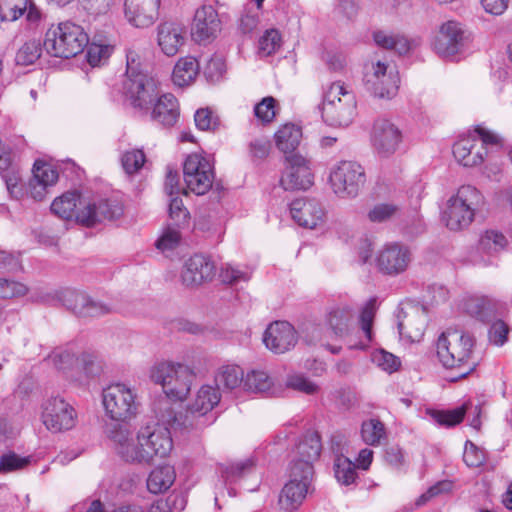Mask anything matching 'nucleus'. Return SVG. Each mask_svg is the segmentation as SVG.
Here are the masks:
<instances>
[{"label": "nucleus", "instance_id": "obj_1", "mask_svg": "<svg viewBox=\"0 0 512 512\" xmlns=\"http://www.w3.org/2000/svg\"><path fill=\"white\" fill-rule=\"evenodd\" d=\"M157 405L156 414L163 424L151 422L141 426L135 437L127 424L114 425L108 431L116 453L125 462L150 465L156 458H164L172 451L171 433L164 424L176 426L181 423L167 399Z\"/></svg>", "mask_w": 512, "mask_h": 512}, {"label": "nucleus", "instance_id": "obj_2", "mask_svg": "<svg viewBox=\"0 0 512 512\" xmlns=\"http://www.w3.org/2000/svg\"><path fill=\"white\" fill-rule=\"evenodd\" d=\"M474 344L470 335L457 330H448L438 337L437 358L445 369L456 374L451 382L467 377L476 369L478 361L474 356Z\"/></svg>", "mask_w": 512, "mask_h": 512}, {"label": "nucleus", "instance_id": "obj_3", "mask_svg": "<svg viewBox=\"0 0 512 512\" xmlns=\"http://www.w3.org/2000/svg\"><path fill=\"white\" fill-rule=\"evenodd\" d=\"M356 109L353 90L341 81L333 82L328 87L320 107L323 121L332 127L350 125L356 115Z\"/></svg>", "mask_w": 512, "mask_h": 512}, {"label": "nucleus", "instance_id": "obj_4", "mask_svg": "<svg viewBox=\"0 0 512 512\" xmlns=\"http://www.w3.org/2000/svg\"><path fill=\"white\" fill-rule=\"evenodd\" d=\"M483 205L484 197L480 190L472 185H462L447 201L443 220L450 230H462L473 222L475 213Z\"/></svg>", "mask_w": 512, "mask_h": 512}, {"label": "nucleus", "instance_id": "obj_5", "mask_svg": "<svg viewBox=\"0 0 512 512\" xmlns=\"http://www.w3.org/2000/svg\"><path fill=\"white\" fill-rule=\"evenodd\" d=\"M88 42V36L81 26L66 21L47 31L43 46L53 57L71 58L83 52Z\"/></svg>", "mask_w": 512, "mask_h": 512}, {"label": "nucleus", "instance_id": "obj_6", "mask_svg": "<svg viewBox=\"0 0 512 512\" xmlns=\"http://www.w3.org/2000/svg\"><path fill=\"white\" fill-rule=\"evenodd\" d=\"M150 378L161 385L168 399L183 401L191 390L195 374L186 365L160 362L151 368Z\"/></svg>", "mask_w": 512, "mask_h": 512}, {"label": "nucleus", "instance_id": "obj_7", "mask_svg": "<svg viewBox=\"0 0 512 512\" xmlns=\"http://www.w3.org/2000/svg\"><path fill=\"white\" fill-rule=\"evenodd\" d=\"M137 54L127 53L126 78L123 81V93L133 108L147 110L157 96V82L146 73L139 70Z\"/></svg>", "mask_w": 512, "mask_h": 512}, {"label": "nucleus", "instance_id": "obj_8", "mask_svg": "<svg viewBox=\"0 0 512 512\" xmlns=\"http://www.w3.org/2000/svg\"><path fill=\"white\" fill-rule=\"evenodd\" d=\"M102 402L106 415L114 420L123 422L135 417L138 403L135 392L123 383L109 385L102 392Z\"/></svg>", "mask_w": 512, "mask_h": 512}, {"label": "nucleus", "instance_id": "obj_9", "mask_svg": "<svg viewBox=\"0 0 512 512\" xmlns=\"http://www.w3.org/2000/svg\"><path fill=\"white\" fill-rule=\"evenodd\" d=\"M303 465L304 469L290 467V480L281 490L279 505L285 512L297 510L307 495L314 491V468Z\"/></svg>", "mask_w": 512, "mask_h": 512}, {"label": "nucleus", "instance_id": "obj_10", "mask_svg": "<svg viewBox=\"0 0 512 512\" xmlns=\"http://www.w3.org/2000/svg\"><path fill=\"white\" fill-rule=\"evenodd\" d=\"M329 181L336 195L354 198L366 182L365 170L355 161H340L331 169Z\"/></svg>", "mask_w": 512, "mask_h": 512}, {"label": "nucleus", "instance_id": "obj_11", "mask_svg": "<svg viewBox=\"0 0 512 512\" xmlns=\"http://www.w3.org/2000/svg\"><path fill=\"white\" fill-rule=\"evenodd\" d=\"M469 41L470 34L462 24L449 20L440 26L433 49L440 57L448 59L463 53Z\"/></svg>", "mask_w": 512, "mask_h": 512}, {"label": "nucleus", "instance_id": "obj_12", "mask_svg": "<svg viewBox=\"0 0 512 512\" xmlns=\"http://www.w3.org/2000/svg\"><path fill=\"white\" fill-rule=\"evenodd\" d=\"M183 175L187 189L196 195H204L208 192L215 177L209 160L196 153L186 158L183 164Z\"/></svg>", "mask_w": 512, "mask_h": 512}, {"label": "nucleus", "instance_id": "obj_13", "mask_svg": "<svg viewBox=\"0 0 512 512\" xmlns=\"http://www.w3.org/2000/svg\"><path fill=\"white\" fill-rule=\"evenodd\" d=\"M77 421V414L73 406L63 398L52 397L43 404L42 422L45 427L58 433L72 429Z\"/></svg>", "mask_w": 512, "mask_h": 512}, {"label": "nucleus", "instance_id": "obj_14", "mask_svg": "<svg viewBox=\"0 0 512 512\" xmlns=\"http://www.w3.org/2000/svg\"><path fill=\"white\" fill-rule=\"evenodd\" d=\"M398 72L378 61L373 65V71L365 76V88L374 97L391 99L395 97L399 89Z\"/></svg>", "mask_w": 512, "mask_h": 512}, {"label": "nucleus", "instance_id": "obj_15", "mask_svg": "<svg viewBox=\"0 0 512 512\" xmlns=\"http://www.w3.org/2000/svg\"><path fill=\"white\" fill-rule=\"evenodd\" d=\"M286 166L280 184L285 190H306L313 185V174L308 161L299 154L285 158Z\"/></svg>", "mask_w": 512, "mask_h": 512}, {"label": "nucleus", "instance_id": "obj_16", "mask_svg": "<svg viewBox=\"0 0 512 512\" xmlns=\"http://www.w3.org/2000/svg\"><path fill=\"white\" fill-rule=\"evenodd\" d=\"M411 260L410 249L397 242L386 244L376 257L379 270L390 276H396L406 271Z\"/></svg>", "mask_w": 512, "mask_h": 512}, {"label": "nucleus", "instance_id": "obj_17", "mask_svg": "<svg viewBox=\"0 0 512 512\" xmlns=\"http://www.w3.org/2000/svg\"><path fill=\"white\" fill-rule=\"evenodd\" d=\"M123 214L122 204L115 199H101L85 204L77 213L78 222L86 226H94L98 222L118 219Z\"/></svg>", "mask_w": 512, "mask_h": 512}, {"label": "nucleus", "instance_id": "obj_18", "mask_svg": "<svg viewBox=\"0 0 512 512\" xmlns=\"http://www.w3.org/2000/svg\"><path fill=\"white\" fill-rule=\"evenodd\" d=\"M64 305L80 317H98L112 312V306L96 300L84 292L67 291L63 295Z\"/></svg>", "mask_w": 512, "mask_h": 512}, {"label": "nucleus", "instance_id": "obj_19", "mask_svg": "<svg viewBox=\"0 0 512 512\" xmlns=\"http://www.w3.org/2000/svg\"><path fill=\"white\" fill-rule=\"evenodd\" d=\"M215 275V265L211 259L202 254H194L185 261L181 271V282L186 287H197L212 280Z\"/></svg>", "mask_w": 512, "mask_h": 512}, {"label": "nucleus", "instance_id": "obj_20", "mask_svg": "<svg viewBox=\"0 0 512 512\" xmlns=\"http://www.w3.org/2000/svg\"><path fill=\"white\" fill-rule=\"evenodd\" d=\"M290 213L295 222L304 228L314 229L324 220L325 212L315 199L299 198L290 204Z\"/></svg>", "mask_w": 512, "mask_h": 512}, {"label": "nucleus", "instance_id": "obj_21", "mask_svg": "<svg viewBox=\"0 0 512 512\" xmlns=\"http://www.w3.org/2000/svg\"><path fill=\"white\" fill-rule=\"evenodd\" d=\"M221 31L218 12L211 5H203L196 10L192 26V37L198 41L215 38Z\"/></svg>", "mask_w": 512, "mask_h": 512}, {"label": "nucleus", "instance_id": "obj_22", "mask_svg": "<svg viewBox=\"0 0 512 512\" xmlns=\"http://www.w3.org/2000/svg\"><path fill=\"white\" fill-rule=\"evenodd\" d=\"M263 342L266 347L275 353H284L296 343L294 327L286 321H276L266 329Z\"/></svg>", "mask_w": 512, "mask_h": 512}, {"label": "nucleus", "instance_id": "obj_23", "mask_svg": "<svg viewBox=\"0 0 512 512\" xmlns=\"http://www.w3.org/2000/svg\"><path fill=\"white\" fill-rule=\"evenodd\" d=\"M160 0H125V16L135 27L151 26L158 17Z\"/></svg>", "mask_w": 512, "mask_h": 512}, {"label": "nucleus", "instance_id": "obj_24", "mask_svg": "<svg viewBox=\"0 0 512 512\" xmlns=\"http://www.w3.org/2000/svg\"><path fill=\"white\" fill-rule=\"evenodd\" d=\"M453 155L464 167H476L484 162L487 151L479 146L478 139L472 134L459 138L453 145Z\"/></svg>", "mask_w": 512, "mask_h": 512}, {"label": "nucleus", "instance_id": "obj_25", "mask_svg": "<svg viewBox=\"0 0 512 512\" xmlns=\"http://www.w3.org/2000/svg\"><path fill=\"white\" fill-rule=\"evenodd\" d=\"M152 106L151 118L154 121L164 126H172L177 122L179 111L178 102L174 95L166 93L159 96V91L157 90V96L149 104L147 110L137 109L142 113H148Z\"/></svg>", "mask_w": 512, "mask_h": 512}, {"label": "nucleus", "instance_id": "obj_26", "mask_svg": "<svg viewBox=\"0 0 512 512\" xmlns=\"http://www.w3.org/2000/svg\"><path fill=\"white\" fill-rule=\"evenodd\" d=\"M401 138L400 130L389 120L382 119L375 123L373 143L378 153L384 156L394 153Z\"/></svg>", "mask_w": 512, "mask_h": 512}, {"label": "nucleus", "instance_id": "obj_27", "mask_svg": "<svg viewBox=\"0 0 512 512\" xmlns=\"http://www.w3.org/2000/svg\"><path fill=\"white\" fill-rule=\"evenodd\" d=\"M158 45L167 56H174L185 41V30L175 22H164L158 26Z\"/></svg>", "mask_w": 512, "mask_h": 512}, {"label": "nucleus", "instance_id": "obj_28", "mask_svg": "<svg viewBox=\"0 0 512 512\" xmlns=\"http://www.w3.org/2000/svg\"><path fill=\"white\" fill-rule=\"evenodd\" d=\"M26 13V19L36 22L41 14L31 0H0V20L13 22Z\"/></svg>", "mask_w": 512, "mask_h": 512}, {"label": "nucleus", "instance_id": "obj_29", "mask_svg": "<svg viewBox=\"0 0 512 512\" xmlns=\"http://www.w3.org/2000/svg\"><path fill=\"white\" fill-rule=\"evenodd\" d=\"M321 450L322 445L319 434L314 431L307 432L297 445V458L292 461L291 467L304 469L303 464H307L314 468L313 462L319 458Z\"/></svg>", "mask_w": 512, "mask_h": 512}, {"label": "nucleus", "instance_id": "obj_30", "mask_svg": "<svg viewBox=\"0 0 512 512\" xmlns=\"http://www.w3.org/2000/svg\"><path fill=\"white\" fill-rule=\"evenodd\" d=\"M103 363L94 352H82L78 355L76 372L70 373V381L80 385L86 384L101 374Z\"/></svg>", "mask_w": 512, "mask_h": 512}, {"label": "nucleus", "instance_id": "obj_31", "mask_svg": "<svg viewBox=\"0 0 512 512\" xmlns=\"http://www.w3.org/2000/svg\"><path fill=\"white\" fill-rule=\"evenodd\" d=\"M353 311L348 305L332 307L326 315L327 332L336 339H342L348 335Z\"/></svg>", "mask_w": 512, "mask_h": 512}, {"label": "nucleus", "instance_id": "obj_32", "mask_svg": "<svg viewBox=\"0 0 512 512\" xmlns=\"http://www.w3.org/2000/svg\"><path fill=\"white\" fill-rule=\"evenodd\" d=\"M463 309L468 315L483 323L493 321L496 316V302L488 297H468L464 300Z\"/></svg>", "mask_w": 512, "mask_h": 512}, {"label": "nucleus", "instance_id": "obj_33", "mask_svg": "<svg viewBox=\"0 0 512 512\" xmlns=\"http://www.w3.org/2000/svg\"><path fill=\"white\" fill-rule=\"evenodd\" d=\"M244 371L236 364H224L220 366L214 375L216 389L218 391H232L241 385L244 386Z\"/></svg>", "mask_w": 512, "mask_h": 512}, {"label": "nucleus", "instance_id": "obj_34", "mask_svg": "<svg viewBox=\"0 0 512 512\" xmlns=\"http://www.w3.org/2000/svg\"><path fill=\"white\" fill-rule=\"evenodd\" d=\"M218 389L211 385H203L197 392L196 398L189 405L192 415L204 416L210 412L220 401Z\"/></svg>", "mask_w": 512, "mask_h": 512}, {"label": "nucleus", "instance_id": "obj_35", "mask_svg": "<svg viewBox=\"0 0 512 512\" xmlns=\"http://www.w3.org/2000/svg\"><path fill=\"white\" fill-rule=\"evenodd\" d=\"M176 478L174 467L163 465L151 471L147 479V488L151 493L158 494L168 490Z\"/></svg>", "mask_w": 512, "mask_h": 512}, {"label": "nucleus", "instance_id": "obj_36", "mask_svg": "<svg viewBox=\"0 0 512 512\" xmlns=\"http://www.w3.org/2000/svg\"><path fill=\"white\" fill-rule=\"evenodd\" d=\"M199 73L198 61L192 56L180 58L176 63L172 79L173 82L180 86H187L191 84Z\"/></svg>", "mask_w": 512, "mask_h": 512}, {"label": "nucleus", "instance_id": "obj_37", "mask_svg": "<svg viewBox=\"0 0 512 512\" xmlns=\"http://www.w3.org/2000/svg\"><path fill=\"white\" fill-rule=\"evenodd\" d=\"M302 138L301 128L294 124H286L275 133V142L279 150L285 154H293Z\"/></svg>", "mask_w": 512, "mask_h": 512}, {"label": "nucleus", "instance_id": "obj_38", "mask_svg": "<svg viewBox=\"0 0 512 512\" xmlns=\"http://www.w3.org/2000/svg\"><path fill=\"white\" fill-rule=\"evenodd\" d=\"M78 203L82 204L80 194L76 191L67 192L52 202L51 211L60 218L71 219L81 210L76 211Z\"/></svg>", "mask_w": 512, "mask_h": 512}, {"label": "nucleus", "instance_id": "obj_39", "mask_svg": "<svg viewBox=\"0 0 512 512\" xmlns=\"http://www.w3.org/2000/svg\"><path fill=\"white\" fill-rule=\"evenodd\" d=\"M373 38L378 46L387 50H394L399 55L406 54L411 49V42L403 35L377 31Z\"/></svg>", "mask_w": 512, "mask_h": 512}, {"label": "nucleus", "instance_id": "obj_40", "mask_svg": "<svg viewBox=\"0 0 512 512\" xmlns=\"http://www.w3.org/2000/svg\"><path fill=\"white\" fill-rule=\"evenodd\" d=\"M47 360L64 376L70 380V373L76 372L78 356L69 350H55L47 358Z\"/></svg>", "mask_w": 512, "mask_h": 512}, {"label": "nucleus", "instance_id": "obj_41", "mask_svg": "<svg viewBox=\"0 0 512 512\" xmlns=\"http://www.w3.org/2000/svg\"><path fill=\"white\" fill-rule=\"evenodd\" d=\"M361 437L368 445H380L387 437L386 428L380 420L369 419L362 423Z\"/></svg>", "mask_w": 512, "mask_h": 512}, {"label": "nucleus", "instance_id": "obj_42", "mask_svg": "<svg viewBox=\"0 0 512 512\" xmlns=\"http://www.w3.org/2000/svg\"><path fill=\"white\" fill-rule=\"evenodd\" d=\"M508 240L505 235L498 230H486L480 237L479 248L488 253L495 254L506 249Z\"/></svg>", "mask_w": 512, "mask_h": 512}, {"label": "nucleus", "instance_id": "obj_43", "mask_svg": "<svg viewBox=\"0 0 512 512\" xmlns=\"http://www.w3.org/2000/svg\"><path fill=\"white\" fill-rule=\"evenodd\" d=\"M272 379L261 370H252L244 379V390L252 393H265L272 387Z\"/></svg>", "mask_w": 512, "mask_h": 512}, {"label": "nucleus", "instance_id": "obj_44", "mask_svg": "<svg viewBox=\"0 0 512 512\" xmlns=\"http://www.w3.org/2000/svg\"><path fill=\"white\" fill-rule=\"evenodd\" d=\"M334 472L337 481L343 485L354 483L357 476L355 464L344 456H338L335 459Z\"/></svg>", "mask_w": 512, "mask_h": 512}, {"label": "nucleus", "instance_id": "obj_45", "mask_svg": "<svg viewBox=\"0 0 512 512\" xmlns=\"http://www.w3.org/2000/svg\"><path fill=\"white\" fill-rule=\"evenodd\" d=\"M474 133L479 137V146L484 147L487 151V156L490 153L499 151L503 147V138L497 133L481 126L477 125L474 129Z\"/></svg>", "mask_w": 512, "mask_h": 512}, {"label": "nucleus", "instance_id": "obj_46", "mask_svg": "<svg viewBox=\"0 0 512 512\" xmlns=\"http://www.w3.org/2000/svg\"><path fill=\"white\" fill-rule=\"evenodd\" d=\"M253 466V460L246 459L226 466L221 465L219 471L221 477L224 479V482L227 485L228 483L235 482L241 476L249 473Z\"/></svg>", "mask_w": 512, "mask_h": 512}, {"label": "nucleus", "instance_id": "obj_47", "mask_svg": "<svg viewBox=\"0 0 512 512\" xmlns=\"http://www.w3.org/2000/svg\"><path fill=\"white\" fill-rule=\"evenodd\" d=\"M41 51L42 48L39 41L29 40L19 48L15 61L17 65H31L41 56Z\"/></svg>", "mask_w": 512, "mask_h": 512}, {"label": "nucleus", "instance_id": "obj_48", "mask_svg": "<svg viewBox=\"0 0 512 512\" xmlns=\"http://www.w3.org/2000/svg\"><path fill=\"white\" fill-rule=\"evenodd\" d=\"M146 156L140 149L125 151L121 156V164L129 175L137 173L144 165Z\"/></svg>", "mask_w": 512, "mask_h": 512}, {"label": "nucleus", "instance_id": "obj_49", "mask_svg": "<svg viewBox=\"0 0 512 512\" xmlns=\"http://www.w3.org/2000/svg\"><path fill=\"white\" fill-rule=\"evenodd\" d=\"M195 125L202 131H216L220 126V119L209 108H200L194 115Z\"/></svg>", "mask_w": 512, "mask_h": 512}, {"label": "nucleus", "instance_id": "obj_50", "mask_svg": "<svg viewBox=\"0 0 512 512\" xmlns=\"http://www.w3.org/2000/svg\"><path fill=\"white\" fill-rule=\"evenodd\" d=\"M169 219L171 223L169 225L180 228L188 223L189 212L184 207L183 201L178 196L171 197L169 203Z\"/></svg>", "mask_w": 512, "mask_h": 512}, {"label": "nucleus", "instance_id": "obj_51", "mask_svg": "<svg viewBox=\"0 0 512 512\" xmlns=\"http://www.w3.org/2000/svg\"><path fill=\"white\" fill-rule=\"evenodd\" d=\"M286 387L307 395H314L319 392V386L302 374L288 375Z\"/></svg>", "mask_w": 512, "mask_h": 512}, {"label": "nucleus", "instance_id": "obj_52", "mask_svg": "<svg viewBox=\"0 0 512 512\" xmlns=\"http://www.w3.org/2000/svg\"><path fill=\"white\" fill-rule=\"evenodd\" d=\"M30 463L29 457H21L9 451L0 457V474H6L25 468Z\"/></svg>", "mask_w": 512, "mask_h": 512}, {"label": "nucleus", "instance_id": "obj_53", "mask_svg": "<svg viewBox=\"0 0 512 512\" xmlns=\"http://www.w3.org/2000/svg\"><path fill=\"white\" fill-rule=\"evenodd\" d=\"M0 173L5 181L7 190L10 194H14L18 188V176L14 168L11 167V158L7 153H0Z\"/></svg>", "mask_w": 512, "mask_h": 512}, {"label": "nucleus", "instance_id": "obj_54", "mask_svg": "<svg viewBox=\"0 0 512 512\" xmlns=\"http://www.w3.org/2000/svg\"><path fill=\"white\" fill-rule=\"evenodd\" d=\"M112 52V45L92 42L87 51L88 63L93 67L99 66L110 57Z\"/></svg>", "mask_w": 512, "mask_h": 512}, {"label": "nucleus", "instance_id": "obj_55", "mask_svg": "<svg viewBox=\"0 0 512 512\" xmlns=\"http://www.w3.org/2000/svg\"><path fill=\"white\" fill-rule=\"evenodd\" d=\"M466 413V405L447 411H436L433 414L434 420L441 426L452 427L459 424Z\"/></svg>", "mask_w": 512, "mask_h": 512}, {"label": "nucleus", "instance_id": "obj_56", "mask_svg": "<svg viewBox=\"0 0 512 512\" xmlns=\"http://www.w3.org/2000/svg\"><path fill=\"white\" fill-rule=\"evenodd\" d=\"M33 179L39 180L49 187L53 186L58 180L57 170L50 164L36 161L33 167Z\"/></svg>", "mask_w": 512, "mask_h": 512}, {"label": "nucleus", "instance_id": "obj_57", "mask_svg": "<svg viewBox=\"0 0 512 512\" xmlns=\"http://www.w3.org/2000/svg\"><path fill=\"white\" fill-rule=\"evenodd\" d=\"M372 361L388 373L397 371L401 365V361L397 356L382 349L373 353Z\"/></svg>", "mask_w": 512, "mask_h": 512}, {"label": "nucleus", "instance_id": "obj_58", "mask_svg": "<svg viewBox=\"0 0 512 512\" xmlns=\"http://www.w3.org/2000/svg\"><path fill=\"white\" fill-rule=\"evenodd\" d=\"M281 36L276 29L266 30L259 39V52L269 56L280 47Z\"/></svg>", "mask_w": 512, "mask_h": 512}, {"label": "nucleus", "instance_id": "obj_59", "mask_svg": "<svg viewBox=\"0 0 512 512\" xmlns=\"http://www.w3.org/2000/svg\"><path fill=\"white\" fill-rule=\"evenodd\" d=\"M275 103L276 100L273 97H264L254 107V114L256 118L262 123H270L276 115Z\"/></svg>", "mask_w": 512, "mask_h": 512}, {"label": "nucleus", "instance_id": "obj_60", "mask_svg": "<svg viewBox=\"0 0 512 512\" xmlns=\"http://www.w3.org/2000/svg\"><path fill=\"white\" fill-rule=\"evenodd\" d=\"M376 300L370 299L363 307L360 314L361 329L367 341L372 340V323L375 316Z\"/></svg>", "mask_w": 512, "mask_h": 512}, {"label": "nucleus", "instance_id": "obj_61", "mask_svg": "<svg viewBox=\"0 0 512 512\" xmlns=\"http://www.w3.org/2000/svg\"><path fill=\"white\" fill-rule=\"evenodd\" d=\"M486 454L472 442L467 441L463 453V461L468 467L477 468L484 464Z\"/></svg>", "mask_w": 512, "mask_h": 512}, {"label": "nucleus", "instance_id": "obj_62", "mask_svg": "<svg viewBox=\"0 0 512 512\" xmlns=\"http://www.w3.org/2000/svg\"><path fill=\"white\" fill-rule=\"evenodd\" d=\"M180 241V233L176 226L168 225L162 236L156 241V247L162 252L174 249Z\"/></svg>", "mask_w": 512, "mask_h": 512}, {"label": "nucleus", "instance_id": "obj_63", "mask_svg": "<svg viewBox=\"0 0 512 512\" xmlns=\"http://www.w3.org/2000/svg\"><path fill=\"white\" fill-rule=\"evenodd\" d=\"M27 288L24 284L12 280L0 278V298L10 299L24 296Z\"/></svg>", "mask_w": 512, "mask_h": 512}, {"label": "nucleus", "instance_id": "obj_64", "mask_svg": "<svg viewBox=\"0 0 512 512\" xmlns=\"http://www.w3.org/2000/svg\"><path fill=\"white\" fill-rule=\"evenodd\" d=\"M249 154L254 159L266 158L271 150V142L266 137H257L249 142Z\"/></svg>", "mask_w": 512, "mask_h": 512}]
</instances>
